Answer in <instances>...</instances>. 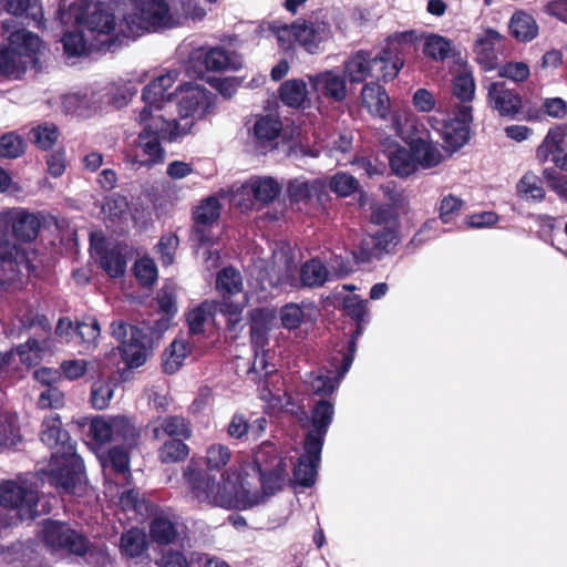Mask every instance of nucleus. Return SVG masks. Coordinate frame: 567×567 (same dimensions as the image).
Listing matches in <instances>:
<instances>
[{"label": "nucleus", "instance_id": "nucleus-60", "mask_svg": "<svg viewBox=\"0 0 567 567\" xmlns=\"http://www.w3.org/2000/svg\"><path fill=\"white\" fill-rule=\"evenodd\" d=\"M320 143L330 155L346 153L351 148L352 135L350 132L330 133L324 138L320 137Z\"/></svg>", "mask_w": 567, "mask_h": 567}, {"label": "nucleus", "instance_id": "nucleus-22", "mask_svg": "<svg viewBox=\"0 0 567 567\" xmlns=\"http://www.w3.org/2000/svg\"><path fill=\"white\" fill-rule=\"evenodd\" d=\"M313 91L334 102H342L347 97V82L343 75L334 70H328L309 76Z\"/></svg>", "mask_w": 567, "mask_h": 567}, {"label": "nucleus", "instance_id": "nucleus-49", "mask_svg": "<svg viewBox=\"0 0 567 567\" xmlns=\"http://www.w3.org/2000/svg\"><path fill=\"white\" fill-rule=\"evenodd\" d=\"M214 309V302L205 301L188 312L187 322L192 334L203 333L204 324L213 316Z\"/></svg>", "mask_w": 567, "mask_h": 567}, {"label": "nucleus", "instance_id": "nucleus-53", "mask_svg": "<svg viewBox=\"0 0 567 567\" xmlns=\"http://www.w3.org/2000/svg\"><path fill=\"white\" fill-rule=\"evenodd\" d=\"M188 452V446L181 440H169L158 450V458L162 463H177L184 461Z\"/></svg>", "mask_w": 567, "mask_h": 567}, {"label": "nucleus", "instance_id": "nucleus-44", "mask_svg": "<svg viewBox=\"0 0 567 567\" xmlns=\"http://www.w3.org/2000/svg\"><path fill=\"white\" fill-rule=\"evenodd\" d=\"M116 382L113 379H99L92 384L91 402L94 409H106L113 398Z\"/></svg>", "mask_w": 567, "mask_h": 567}, {"label": "nucleus", "instance_id": "nucleus-30", "mask_svg": "<svg viewBox=\"0 0 567 567\" xmlns=\"http://www.w3.org/2000/svg\"><path fill=\"white\" fill-rule=\"evenodd\" d=\"M567 135V123L550 128L543 143L538 146L536 156L542 162H554L555 155L563 153L561 143Z\"/></svg>", "mask_w": 567, "mask_h": 567}, {"label": "nucleus", "instance_id": "nucleus-37", "mask_svg": "<svg viewBox=\"0 0 567 567\" xmlns=\"http://www.w3.org/2000/svg\"><path fill=\"white\" fill-rule=\"evenodd\" d=\"M389 164L392 172L400 177H408L419 169L411 147L398 146L390 153Z\"/></svg>", "mask_w": 567, "mask_h": 567}, {"label": "nucleus", "instance_id": "nucleus-21", "mask_svg": "<svg viewBox=\"0 0 567 567\" xmlns=\"http://www.w3.org/2000/svg\"><path fill=\"white\" fill-rule=\"evenodd\" d=\"M122 357L130 368L143 365L152 352L150 337L138 328H131V337L123 340Z\"/></svg>", "mask_w": 567, "mask_h": 567}, {"label": "nucleus", "instance_id": "nucleus-52", "mask_svg": "<svg viewBox=\"0 0 567 567\" xmlns=\"http://www.w3.org/2000/svg\"><path fill=\"white\" fill-rule=\"evenodd\" d=\"M25 151V141L16 132H8L0 136V157L18 158Z\"/></svg>", "mask_w": 567, "mask_h": 567}, {"label": "nucleus", "instance_id": "nucleus-59", "mask_svg": "<svg viewBox=\"0 0 567 567\" xmlns=\"http://www.w3.org/2000/svg\"><path fill=\"white\" fill-rule=\"evenodd\" d=\"M475 83L471 72L461 71L453 80V93L463 102L471 101L474 96Z\"/></svg>", "mask_w": 567, "mask_h": 567}, {"label": "nucleus", "instance_id": "nucleus-51", "mask_svg": "<svg viewBox=\"0 0 567 567\" xmlns=\"http://www.w3.org/2000/svg\"><path fill=\"white\" fill-rule=\"evenodd\" d=\"M21 442V435L17 427V415L10 414L2 421L0 417V449H12Z\"/></svg>", "mask_w": 567, "mask_h": 567}, {"label": "nucleus", "instance_id": "nucleus-64", "mask_svg": "<svg viewBox=\"0 0 567 567\" xmlns=\"http://www.w3.org/2000/svg\"><path fill=\"white\" fill-rule=\"evenodd\" d=\"M157 303L159 311L167 318H172L177 312L176 289L172 285H166L157 293Z\"/></svg>", "mask_w": 567, "mask_h": 567}, {"label": "nucleus", "instance_id": "nucleus-45", "mask_svg": "<svg viewBox=\"0 0 567 567\" xmlns=\"http://www.w3.org/2000/svg\"><path fill=\"white\" fill-rule=\"evenodd\" d=\"M451 50L452 43L449 39L435 33L424 35L423 52L429 58L442 61L449 56Z\"/></svg>", "mask_w": 567, "mask_h": 567}, {"label": "nucleus", "instance_id": "nucleus-7", "mask_svg": "<svg viewBox=\"0 0 567 567\" xmlns=\"http://www.w3.org/2000/svg\"><path fill=\"white\" fill-rule=\"evenodd\" d=\"M38 535L52 554L82 556L93 567H104L110 561L105 546L90 544L81 533L65 523L45 520Z\"/></svg>", "mask_w": 567, "mask_h": 567}, {"label": "nucleus", "instance_id": "nucleus-43", "mask_svg": "<svg viewBox=\"0 0 567 567\" xmlns=\"http://www.w3.org/2000/svg\"><path fill=\"white\" fill-rule=\"evenodd\" d=\"M152 539L158 544H171L177 537L175 524L166 516L155 517L150 527Z\"/></svg>", "mask_w": 567, "mask_h": 567}, {"label": "nucleus", "instance_id": "nucleus-29", "mask_svg": "<svg viewBox=\"0 0 567 567\" xmlns=\"http://www.w3.org/2000/svg\"><path fill=\"white\" fill-rule=\"evenodd\" d=\"M353 361V353L350 352L342 360V365L338 371V377H329L321 372L311 373L307 380L311 391L318 395H328L331 394L339 385L340 380L344 377V374L349 371Z\"/></svg>", "mask_w": 567, "mask_h": 567}, {"label": "nucleus", "instance_id": "nucleus-61", "mask_svg": "<svg viewBox=\"0 0 567 567\" xmlns=\"http://www.w3.org/2000/svg\"><path fill=\"white\" fill-rule=\"evenodd\" d=\"M62 105L68 113L85 115L92 109V99L86 93H71L63 97Z\"/></svg>", "mask_w": 567, "mask_h": 567}, {"label": "nucleus", "instance_id": "nucleus-10", "mask_svg": "<svg viewBox=\"0 0 567 567\" xmlns=\"http://www.w3.org/2000/svg\"><path fill=\"white\" fill-rule=\"evenodd\" d=\"M402 66V59L390 49L377 54L359 50L344 61V74L351 83H362L368 79L386 82L393 80Z\"/></svg>", "mask_w": 567, "mask_h": 567}, {"label": "nucleus", "instance_id": "nucleus-39", "mask_svg": "<svg viewBox=\"0 0 567 567\" xmlns=\"http://www.w3.org/2000/svg\"><path fill=\"white\" fill-rule=\"evenodd\" d=\"M307 83L302 80H288L280 85L279 94L284 104L300 107L308 100Z\"/></svg>", "mask_w": 567, "mask_h": 567}, {"label": "nucleus", "instance_id": "nucleus-32", "mask_svg": "<svg viewBox=\"0 0 567 567\" xmlns=\"http://www.w3.org/2000/svg\"><path fill=\"white\" fill-rule=\"evenodd\" d=\"M4 11L13 16H25L34 22V25H43V10L37 0H0Z\"/></svg>", "mask_w": 567, "mask_h": 567}, {"label": "nucleus", "instance_id": "nucleus-47", "mask_svg": "<svg viewBox=\"0 0 567 567\" xmlns=\"http://www.w3.org/2000/svg\"><path fill=\"white\" fill-rule=\"evenodd\" d=\"M146 536L137 529L132 528L121 537V551L130 557H138L146 550Z\"/></svg>", "mask_w": 567, "mask_h": 567}, {"label": "nucleus", "instance_id": "nucleus-41", "mask_svg": "<svg viewBox=\"0 0 567 567\" xmlns=\"http://www.w3.org/2000/svg\"><path fill=\"white\" fill-rule=\"evenodd\" d=\"M343 307L346 312L357 322V331L350 341V352L354 353L355 339L362 333L361 324L365 322V318L369 315L367 300L359 298L358 296L347 297L343 300Z\"/></svg>", "mask_w": 567, "mask_h": 567}, {"label": "nucleus", "instance_id": "nucleus-3", "mask_svg": "<svg viewBox=\"0 0 567 567\" xmlns=\"http://www.w3.org/2000/svg\"><path fill=\"white\" fill-rule=\"evenodd\" d=\"M135 121L141 126V132L125 155L126 162L134 168H152L164 163L165 150L162 142H175L192 128L188 122L179 124L173 116L146 111H137Z\"/></svg>", "mask_w": 567, "mask_h": 567}, {"label": "nucleus", "instance_id": "nucleus-5", "mask_svg": "<svg viewBox=\"0 0 567 567\" xmlns=\"http://www.w3.org/2000/svg\"><path fill=\"white\" fill-rule=\"evenodd\" d=\"M40 436L45 445L56 450L49 465L50 483L64 493H74L83 481V461L74 453L68 433L62 431L58 414L44 417Z\"/></svg>", "mask_w": 567, "mask_h": 567}, {"label": "nucleus", "instance_id": "nucleus-16", "mask_svg": "<svg viewBox=\"0 0 567 567\" xmlns=\"http://www.w3.org/2000/svg\"><path fill=\"white\" fill-rule=\"evenodd\" d=\"M177 79L176 71H168L158 75L143 90L144 106L140 111L151 114H166L171 116L173 92H168Z\"/></svg>", "mask_w": 567, "mask_h": 567}, {"label": "nucleus", "instance_id": "nucleus-2", "mask_svg": "<svg viewBox=\"0 0 567 567\" xmlns=\"http://www.w3.org/2000/svg\"><path fill=\"white\" fill-rule=\"evenodd\" d=\"M40 220L22 208H8L0 212V286L7 287L19 279L21 269H31L33 254L11 243H30L38 236Z\"/></svg>", "mask_w": 567, "mask_h": 567}, {"label": "nucleus", "instance_id": "nucleus-54", "mask_svg": "<svg viewBox=\"0 0 567 567\" xmlns=\"http://www.w3.org/2000/svg\"><path fill=\"white\" fill-rule=\"evenodd\" d=\"M58 137V127L52 123L39 124L30 132V138L41 150L50 148L56 142Z\"/></svg>", "mask_w": 567, "mask_h": 567}, {"label": "nucleus", "instance_id": "nucleus-23", "mask_svg": "<svg viewBox=\"0 0 567 567\" xmlns=\"http://www.w3.org/2000/svg\"><path fill=\"white\" fill-rule=\"evenodd\" d=\"M395 233L391 226H384L380 230L369 234L362 243L358 252L353 256L359 262H365L374 257H379L382 252L388 251L390 246L395 243Z\"/></svg>", "mask_w": 567, "mask_h": 567}, {"label": "nucleus", "instance_id": "nucleus-28", "mask_svg": "<svg viewBox=\"0 0 567 567\" xmlns=\"http://www.w3.org/2000/svg\"><path fill=\"white\" fill-rule=\"evenodd\" d=\"M417 168L429 169L443 161V153L439 145L430 138H412L410 144Z\"/></svg>", "mask_w": 567, "mask_h": 567}, {"label": "nucleus", "instance_id": "nucleus-26", "mask_svg": "<svg viewBox=\"0 0 567 567\" xmlns=\"http://www.w3.org/2000/svg\"><path fill=\"white\" fill-rule=\"evenodd\" d=\"M488 104L502 116H514L520 109V97L506 87L503 82H493L487 86Z\"/></svg>", "mask_w": 567, "mask_h": 567}, {"label": "nucleus", "instance_id": "nucleus-46", "mask_svg": "<svg viewBox=\"0 0 567 567\" xmlns=\"http://www.w3.org/2000/svg\"><path fill=\"white\" fill-rule=\"evenodd\" d=\"M267 332L265 331V327L251 326L250 334L254 347L256 348L255 359L251 367V372H260L265 371V375H269L272 373V370L267 369V362L265 359V353H260L259 349H264L267 341Z\"/></svg>", "mask_w": 567, "mask_h": 567}, {"label": "nucleus", "instance_id": "nucleus-19", "mask_svg": "<svg viewBox=\"0 0 567 567\" xmlns=\"http://www.w3.org/2000/svg\"><path fill=\"white\" fill-rule=\"evenodd\" d=\"M334 414L333 404L329 401H319L311 414L312 430L306 436V450L316 455L321 453L323 439Z\"/></svg>", "mask_w": 567, "mask_h": 567}, {"label": "nucleus", "instance_id": "nucleus-31", "mask_svg": "<svg viewBox=\"0 0 567 567\" xmlns=\"http://www.w3.org/2000/svg\"><path fill=\"white\" fill-rule=\"evenodd\" d=\"M66 31L62 38L63 48L68 55L79 56L87 50H102L99 44L82 28Z\"/></svg>", "mask_w": 567, "mask_h": 567}, {"label": "nucleus", "instance_id": "nucleus-27", "mask_svg": "<svg viewBox=\"0 0 567 567\" xmlns=\"http://www.w3.org/2000/svg\"><path fill=\"white\" fill-rule=\"evenodd\" d=\"M362 105L373 116L385 118L390 111V97L383 86L375 82L367 83L361 91Z\"/></svg>", "mask_w": 567, "mask_h": 567}, {"label": "nucleus", "instance_id": "nucleus-55", "mask_svg": "<svg viewBox=\"0 0 567 567\" xmlns=\"http://www.w3.org/2000/svg\"><path fill=\"white\" fill-rule=\"evenodd\" d=\"M101 328L95 318L87 317L80 321L76 326V337L85 349L94 348L96 340L100 337Z\"/></svg>", "mask_w": 567, "mask_h": 567}, {"label": "nucleus", "instance_id": "nucleus-20", "mask_svg": "<svg viewBox=\"0 0 567 567\" xmlns=\"http://www.w3.org/2000/svg\"><path fill=\"white\" fill-rule=\"evenodd\" d=\"M503 41V34L492 28H485L476 34L473 51L477 63L484 70L496 69Z\"/></svg>", "mask_w": 567, "mask_h": 567}, {"label": "nucleus", "instance_id": "nucleus-15", "mask_svg": "<svg viewBox=\"0 0 567 567\" xmlns=\"http://www.w3.org/2000/svg\"><path fill=\"white\" fill-rule=\"evenodd\" d=\"M92 255L99 258L100 266L112 278L124 275L127 266L128 246L105 240L101 235H91Z\"/></svg>", "mask_w": 567, "mask_h": 567}, {"label": "nucleus", "instance_id": "nucleus-11", "mask_svg": "<svg viewBox=\"0 0 567 567\" xmlns=\"http://www.w3.org/2000/svg\"><path fill=\"white\" fill-rule=\"evenodd\" d=\"M90 433L97 444L116 442L123 443L127 447H135L140 439L138 429L123 415L93 419L90 424Z\"/></svg>", "mask_w": 567, "mask_h": 567}, {"label": "nucleus", "instance_id": "nucleus-35", "mask_svg": "<svg viewBox=\"0 0 567 567\" xmlns=\"http://www.w3.org/2000/svg\"><path fill=\"white\" fill-rule=\"evenodd\" d=\"M52 350L51 341L44 339L39 341L38 339L31 338L25 343L17 347L14 357L18 355L20 361L29 367L37 364L47 352Z\"/></svg>", "mask_w": 567, "mask_h": 567}, {"label": "nucleus", "instance_id": "nucleus-40", "mask_svg": "<svg viewBox=\"0 0 567 567\" xmlns=\"http://www.w3.org/2000/svg\"><path fill=\"white\" fill-rule=\"evenodd\" d=\"M189 353V346L185 339H175L163 354V369L173 374L179 370Z\"/></svg>", "mask_w": 567, "mask_h": 567}, {"label": "nucleus", "instance_id": "nucleus-57", "mask_svg": "<svg viewBox=\"0 0 567 567\" xmlns=\"http://www.w3.org/2000/svg\"><path fill=\"white\" fill-rule=\"evenodd\" d=\"M220 214V205L214 196L204 199L194 210L197 224L209 225L217 220Z\"/></svg>", "mask_w": 567, "mask_h": 567}, {"label": "nucleus", "instance_id": "nucleus-13", "mask_svg": "<svg viewBox=\"0 0 567 567\" xmlns=\"http://www.w3.org/2000/svg\"><path fill=\"white\" fill-rule=\"evenodd\" d=\"M274 257L276 260L284 261L285 267V275L277 280L276 286L317 287L322 286L331 275L320 260L311 259L300 268L299 277H297V268L290 257L284 252L276 254Z\"/></svg>", "mask_w": 567, "mask_h": 567}, {"label": "nucleus", "instance_id": "nucleus-58", "mask_svg": "<svg viewBox=\"0 0 567 567\" xmlns=\"http://www.w3.org/2000/svg\"><path fill=\"white\" fill-rule=\"evenodd\" d=\"M517 192L526 200H542L545 195L539 178L530 173L520 178L517 184Z\"/></svg>", "mask_w": 567, "mask_h": 567}, {"label": "nucleus", "instance_id": "nucleus-50", "mask_svg": "<svg viewBox=\"0 0 567 567\" xmlns=\"http://www.w3.org/2000/svg\"><path fill=\"white\" fill-rule=\"evenodd\" d=\"M416 117L411 111H395L391 117V125L395 134L403 141L413 138L411 130L414 128Z\"/></svg>", "mask_w": 567, "mask_h": 567}, {"label": "nucleus", "instance_id": "nucleus-62", "mask_svg": "<svg viewBox=\"0 0 567 567\" xmlns=\"http://www.w3.org/2000/svg\"><path fill=\"white\" fill-rule=\"evenodd\" d=\"M329 186L339 196H349L359 188V182L347 173H337L330 179Z\"/></svg>", "mask_w": 567, "mask_h": 567}, {"label": "nucleus", "instance_id": "nucleus-9", "mask_svg": "<svg viewBox=\"0 0 567 567\" xmlns=\"http://www.w3.org/2000/svg\"><path fill=\"white\" fill-rule=\"evenodd\" d=\"M7 41V45H0V74L19 80L39 63L44 45L37 34L23 28L11 32Z\"/></svg>", "mask_w": 567, "mask_h": 567}, {"label": "nucleus", "instance_id": "nucleus-1", "mask_svg": "<svg viewBox=\"0 0 567 567\" xmlns=\"http://www.w3.org/2000/svg\"><path fill=\"white\" fill-rule=\"evenodd\" d=\"M272 444H262L255 454L254 463L246 467L231 465L216 481L214 476L188 468L185 473L193 496L199 504L225 509H248L265 501L266 496L280 491L287 480V465L279 460L275 470L268 466L267 457L275 455Z\"/></svg>", "mask_w": 567, "mask_h": 567}, {"label": "nucleus", "instance_id": "nucleus-12", "mask_svg": "<svg viewBox=\"0 0 567 567\" xmlns=\"http://www.w3.org/2000/svg\"><path fill=\"white\" fill-rule=\"evenodd\" d=\"M472 121V107L461 105L447 120L436 115L429 117L432 128L441 133L446 146L452 151L462 147L470 137V123Z\"/></svg>", "mask_w": 567, "mask_h": 567}, {"label": "nucleus", "instance_id": "nucleus-25", "mask_svg": "<svg viewBox=\"0 0 567 567\" xmlns=\"http://www.w3.org/2000/svg\"><path fill=\"white\" fill-rule=\"evenodd\" d=\"M231 456H233V453L228 446H226L224 444L215 443V444L209 445L206 450L205 465L208 471L207 473H205L200 470H197L195 467H192V466H187L185 468L184 478L188 486L189 495L192 496L193 499L198 502L192 494V488H190L188 480L186 478V475H185L186 471L188 468H192V470L203 473L204 475L214 476L216 481H219L220 475L225 472L224 467L227 464H229V462L231 461ZM229 468L230 467H228V470ZM226 471H227V468H226Z\"/></svg>", "mask_w": 567, "mask_h": 567}, {"label": "nucleus", "instance_id": "nucleus-34", "mask_svg": "<svg viewBox=\"0 0 567 567\" xmlns=\"http://www.w3.org/2000/svg\"><path fill=\"white\" fill-rule=\"evenodd\" d=\"M204 61L207 69L212 71L237 70L241 65V60L236 53L220 47L207 51Z\"/></svg>", "mask_w": 567, "mask_h": 567}, {"label": "nucleus", "instance_id": "nucleus-4", "mask_svg": "<svg viewBox=\"0 0 567 567\" xmlns=\"http://www.w3.org/2000/svg\"><path fill=\"white\" fill-rule=\"evenodd\" d=\"M215 2L216 0H207ZM181 8L169 7L164 0H111L114 9L122 14L120 33L135 38L145 32L172 28L190 13L195 0H179Z\"/></svg>", "mask_w": 567, "mask_h": 567}, {"label": "nucleus", "instance_id": "nucleus-33", "mask_svg": "<svg viewBox=\"0 0 567 567\" xmlns=\"http://www.w3.org/2000/svg\"><path fill=\"white\" fill-rule=\"evenodd\" d=\"M509 32L517 41L528 42L538 34V27L530 14L517 11L511 18Z\"/></svg>", "mask_w": 567, "mask_h": 567}, {"label": "nucleus", "instance_id": "nucleus-18", "mask_svg": "<svg viewBox=\"0 0 567 567\" xmlns=\"http://www.w3.org/2000/svg\"><path fill=\"white\" fill-rule=\"evenodd\" d=\"M281 192V185L272 177H255L237 188L233 195L235 205L243 209L251 207L250 199L245 200L244 196L252 195L257 202L269 203L272 202Z\"/></svg>", "mask_w": 567, "mask_h": 567}, {"label": "nucleus", "instance_id": "nucleus-42", "mask_svg": "<svg viewBox=\"0 0 567 567\" xmlns=\"http://www.w3.org/2000/svg\"><path fill=\"white\" fill-rule=\"evenodd\" d=\"M281 132V123L272 116H262L258 118L252 127L254 137L261 146L276 140Z\"/></svg>", "mask_w": 567, "mask_h": 567}, {"label": "nucleus", "instance_id": "nucleus-24", "mask_svg": "<svg viewBox=\"0 0 567 567\" xmlns=\"http://www.w3.org/2000/svg\"><path fill=\"white\" fill-rule=\"evenodd\" d=\"M317 317L318 309L310 301L290 302L281 307L279 311L281 326L288 330H295L302 324H312Z\"/></svg>", "mask_w": 567, "mask_h": 567}, {"label": "nucleus", "instance_id": "nucleus-56", "mask_svg": "<svg viewBox=\"0 0 567 567\" xmlns=\"http://www.w3.org/2000/svg\"><path fill=\"white\" fill-rule=\"evenodd\" d=\"M216 286L223 293L235 295L243 288L241 275L231 267L224 268L217 276Z\"/></svg>", "mask_w": 567, "mask_h": 567}, {"label": "nucleus", "instance_id": "nucleus-38", "mask_svg": "<svg viewBox=\"0 0 567 567\" xmlns=\"http://www.w3.org/2000/svg\"><path fill=\"white\" fill-rule=\"evenodd\" d=\"M323 190V184L320 179L308 181L306 178H296L288 185L287 192L292 202H308L319 196Z\"/></svg>", "mask_w": 567, "mask_h": 567}, {"label": "nucleus", "instance_id": "nucleus-36", "mask_svg": "<svg viewBox=\"0 0 567 567\" xmlns=\"http://www.w3.org/2000/svg\"><path fill=\"white\" fill-rule=\"evenodd\" d=\"M320 454L321 453L312 455L305 449V454L300 456L293 468V478L296 483L303 487H309L315 483Z\"/></svg>", "mask_w": 567, "mask_h": 567}, {"label": "nucleus", "instance_id": "nucleus-48", "mask_svg": "<svg viewBox=\"0 0 567 567\" xmlns=\"http://www.w3.org/2000/svg\"><path fill=\"white\" fill-rule=\"evenodd\" d=\"M123 446H114L110 450L107 458L104 462V466H111L116 475H122L123 478L130 476L128 465L130 456L128 451L133 447H127L122 443Z\"/></svg>", "mask_w": 567, "mask_h": 567}, {"label": "nucleus", "instance_id": "nucleus-6", "mask_svg": "<svg viewBox=\"0 0 567 567\" xmlns=\"http://www.w3.org/2000/svg\"><path fill=\"white\" fill-rule=\"evenodd\" d=\"M58 10V20L63 25L72 24L84 31L99 44L101 49L111 47L113 33L116 29L114 14L103 2L93 0H74Z\"/></svg>", "mask_w": 567, "mask_h": 567}, {"label": "nucleus", "instance_id": "nucleus-17", "mask_svg": "<svg viewBox=\"0 0 567 567\" xmlns=\"http://www.w3.org/2000/svg\"><path fill=\"white\" fill-rule=\"evenodd\" d=\"M181 96L177 103L178 114L182 122L179 124L192 125L195 120L202 118L207 113L212 100L210 95L199 85L193 83H184L177 89Z\"/></svg>", "mask_w": 567, "mask_h": 567}, {"label": "nucleus", "instance_id": "nucleus-14", "mask_svg": "<svg viewBox=\"0 0 567 567\" xmlns=\"http://www.w3.org/2000/svg\"><path fill=\"white\" fill-rule=\"evenodd\" d=\"M38 501L35 491L13 481L0 484V505L14 511L19 520L32 519L38 515Z\"/></svg>", "mask_w": 567, "mask_h": 567}, {"label": "nucleus", "instance_id": "nucleus-8", "mask_svg": "<svg viewBox=\"0 0 567 567\" xmlns=\"http://www.w3.org/2000/svg\"><path fill=\"white\" fill-rule=\"evenodd\" d=\"M269 30L276 35L281 50L291 51L299 45L311 54L317 53L320 43L332 35L331 24L322 12H316L291 24L274 21L269 24Z\"/></svg>", "mask_w": 567, "mask_h": 567}, {"label": "nucleus", "instance_id": "nucleus-63", "mask_svg": "<svg viewBox=\"0 0 567 567\" xmlns=\"http://www.w3.org/2000/svg\"><path fill=\"white\" fill-rule=\"evenodd\" d=\"M161 426L164 434L169 436H181L188 439L192 434L189 424L184 417L181 416H168L161 420Z\"/></svg>", "mask_w": 567, "mask_h": 567}]
</instances>
